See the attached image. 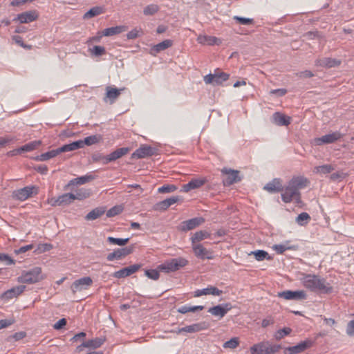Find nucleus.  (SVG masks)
Here are the masks:
<instances>
[{
  "label": "nucleus",
  "instance_id": "1",
  "mask_svg": "<svg viewBox=\"0 0 354 354\" xmlns=\"http://www.w3.org/2000/svg\"><path fill=\"white\" fill-rule=\"evenodd\" d=\"M309 180L304 176H295L289 180L281 194V199L288 203L295 201V203H301L300 189L306 187L309 185Z\"/></svg>",
  "mask_w": 354,
  "mask_h": 354
},
{
  "label": "nucleus",
  "instance_id": "2",
  "mask_svg": "<svg viewBox=\"0 0 354 354\" xmlns=\"http://www.w3.org/2000/svg\"><path fill=\"white\" fill-rule=\"evenodd\" d=\"M303 277L301 279L303 286L307 289L315 292L319 291L325 294H330L333 291V287L326 283L324 278H321L317 274H310L302 273Z\"/></svg>",
  "mask_w": 354,
  "mask_h": 354
},
{
  "label": "nucleus",
  "instance_id": "3",
  "mask_svg": "<svg viewBox=\"0 0 354 354\" xmlns=\"http://www.w3.org/2000/svg\"><path fill=\"white\" fill-rule=\"evenodd\" d=\"M46 278V275L42 272L40 267H35L29 270L24 271L18 281L23 283H36Z\"/></svg>",
  "mask_w": 354,
  "mask_h": 354
},
{
  "label": "nucleus",
  "instance_id": "4",
  "mask_svg": "<svg viewBox=\"0 0 354 354\" xmlns=\"http://www.w3.org/2000/svg\"><path fill=\"white\" fill-rule=\"evenodd\" d=\"M282 348L280 344L270 341H262L254 344L250 348L252 354H276Z\"/></svg>",
  "mask_w": 354,
  "mask_h": 354
},
{
  "label": "nucleus",
  "instance_id": "5",
  "mask_svg": "<svg viewBox=\"0 0 354 354\" xmlns=\"http://www.w3.org/2000/svg\"><path fill=\"white\" fill-rule=\"evenodd\" d=\"M223 183L225 186H230L241 180L240 171L230 168L224 167L221 169Z\"/></svg>",
  "mask_w": 354,
  "mask_h": 354
},
{
  "label": "nucleus",
  "instance_id": "6",
  "mask_svg": "<svg viewBox=\"0 0 354 354\" xmlns=\"http://www.w3.org/2000/svg\"><path fill=\"white\" fill-rule=\"evenodd\" d=\"M230 75L215 71L214 74L209 73L204 77V82L207 84H212L214 86L221 85L223 82L227 81L229 79Z\"/></svg>",
  "mask_w": 354,
  "mask_h": 354
},
{
  "label": "nucleus",
  "instance_id": "7",
  "mask_svg": "<svg viewBox=\"0 0 354 354\" xmlns=\"http://www.w3.org/2000/svg\"><path fill=\"white\" fill-rule=\"evenodd\" d=\"M38 194V187L36 186H27L15 190L13 197L17 200L24 201Z\"/></svg>",
  "mask_w": 354,
  "mask_h": 354
},
{
  "label": "nucleus",
  "instance_id": "8",
  "mask_svg": "<svg viewBox=\"0 0 354 354\" xmlns=\"http://www.w3.org/2000/svg\"><path fill=\"white\" fill-rule=\"evenodd\" d=\"M314 342L306 339L293 346L283 348V354H299L313 346Z\"/></svg>",
  "mask_w": 354,
  "mask_h": 354
},
{
  "label": "nucleus",
  "instance_id": "9",
  "mask_svg": "<svg viewBox=\"0 0 354 354\" xmlns=\"http://www.w3.org/2000/svg\"><path fill=\"white\" fill-rule=\"evenodd\" d=\"M93 284V280L90 277H84L75 280L71 285V290L75 293L81 292L84 290H87Z\"/></svg>",
  "mask_w": 354,
  "mask_h": 354
},
{
  "label": "nucleus",
  "instance_id": "10",
  "mask_svg": "<svg viewBox=\"0 0 354 354\" xmlns=\"http://www.w3.org/2000/svg\"><path fill=\"white\" fill-rule=\"evenodd\" d=\"M342 137V135L340 132L335 131L331 133L322 136V137L315 138L314 144L318 146L324 144H331L339 140Z\"/></svg>",
  "mask_w": 354,
  "mask_h": 354
},
{
  "label": "nucleus",
  "instance_id": "11",
  "mask_svg": "<svg viewBox=\"0 0 354 354\" xmlns=\"http://www.w3.org/2000/svg\"><path fill=\"white\" fill-rule=\"evenodd\" d=\"M277 296L286 300H304L306 299V294L304 290H285L278 292Z\"/></svg>",
  "mask_w": 354,
  "mask_h": 354
},
{
  "label": "nucleus",
  "instance_id": "12",
  "mask_svg": "<svg viewBox=\"0 0 354 354\" xmlns=\"http://www.w3.org/2000/svg\"><path fill=\"white\" fill-rule=\"evenodd\" d=\"M133 252V247H126L122 248H118L113 252L109 253L106 256V259L109 261L115 260H120Z\"/></svg>",
  "mask_w": 354,
  "mask_h": 354
},
{
  "label": "nucleus",
  "instance_id": "13",
  "mask_svg": "<svg viewBox=\"0 0 354 354\" xmlns=\"http://www.w3.org/2000/svg\"><path fill=\"white\" fill-rule=\"evenodd\" d=\"M232 308L230 303H224L208 309V313L216 317H223Z\"/></svg>",
  "mask_w": 354,
  "mask_h": 354
},
{
  "label": "nucleus",
  "instance_id": "14",
  "mask_svg": "<svg viewBox=\"0 0 354 354\" xmlns=\"http://www.w3.org/2000/svg\"><path fill=\"white\" fill-rule=\"evenodd\" d=\"M130 150L131 149L129 147L119 148V149L115 150L114 151H113L112 153H111L110 154H109L106 156H103L102 158L103 163L106 164L109 162L114 161V160L121 158L122 156L126 155L127 153H128L130 151Z\"/></svg>",
  "mask_w": 354,
  "mask_h": 354
},
{
  "label": "nucleus",
  "instance_id": "15",
  "mask_svg": "<svg viewBox=\"0 0 354 354\" xmlns=\"http://www.w3.org/2000/svg\"><path fill=\"white\" fill-rule=\"evenodd\" d=\"M204 222L205 219L202 217L193 218L182 222L180 224V230L185 232L192 230L202 225Z\"/></svg>",
  "mask_w": 354,
  "mask_h": 354
},
{
  "label": "nucleus",
  "instance_id": "16",
  "mask_svg": "<svg viewBox=\"0 0 354 354\" xmlns=\"http://www.w3.org/2000/svg\"><path fill=\"white\" fill-rule=\"evenodd\" d=\"M153 153L152 147L147 145H142L131 154V158H145L152 156Z\"/></svg>",
  "mask_w": 354,
  "mask_h": 354
},
{
  "label": "nucleus",
  "instance_id": "17",
  "mask_svg": "<svg viewBox=\"0 0 354 354\" xmlns=\"http://www.w3.org/2000/svg\"><path fill=\"white\" fill-rule=\"evenodd\" d=\"M315 64L317 66L330 68L339 66L341 64V61L331 57H322L317 59Z\"/></svg>",
  "mask_w": 354,
  "mask_h": 354
},
{
  "label": "nucleus",
  "instance_id": "18",
  "mask_svg": "<svg viewBox=\"0 0 354 354\" xmlns=\"http://www.w3.org/2000/svg\"><path fill=\"white\" fill-rule=\"evenodd\" d=\"M209 324L205 322H202L196 324H194L189 326H187L178 329V333L186 332L189 333H197L203 330L207 329Z\"/></svg>",
  "mask_w": 354,
  "mask_h": 354
},
{
  "label": "nucleus",
  "instance_id": "19",
  "mask_svg": "<svg viewBox=\"0 0 354 354\" xmlns=\"http://www.w3.org/2000/svg\"><path fill=\"white\" fill-rule=\"evenodd\" d=\"M140 268V265L135 264L130 266L127 268H124L118 271L115 272L113 274V277L115 278L120 279V278H124L126 277L130 276L133 274V273L136 272L139 268Z\"/></svg>",
  "mask_w": 354,
  "mask_h": 354
},
{
  "label": "nucleus",
  "instance_id": "20",
  "mask_svg": "<svg viewBox=\"0 0 354 354\" xmlns=\"http://www.w3.org/2000/svg\"><path fill=\"white\" fill-rule=\"evenodd\" d=\"M263 189L270 193H279L283 191V186L280 178H274L268 183Z\"/></svg>",
  "mask_w": 354,
  "mask_h": 354
},
{
  "label": "nucleus",
  "instance_id": "21",
  "mask_svg": "<svg viewBox=\"0 0 354 354\" xmlns=\"http://www.w3.org/2000/svg\"><path fill=\"white\" fill-rule=\"evenodd\" d=\"M192 249L194 254L199 259H212V252L207 250L201 244H194L192 245Z\"/></svg>",
  "mask_w": 354,
  "mask_h": 354
},
{
  "label": "nucleus",
  "instance_id": "22",
  "mask_svg": "<svg viewBox=\"0 0 354 354\" xmlns=\"http://www.w3.org/2000/svg\"><path fill=\"white\" fill-rule=\"evenodd\" d=\"M223 293V291L219 290L215 286H208L203 289H198L194 291V297H201L202 295H212L214 296H219Z\"/></svg>",
  "mask_w": 354,
  "mask_h": 354
},
{
  "label": "nucleus",
  "instance_id": "23",
  "mask_svg": "<svg viewBox=\"0 0 354 354\" xmlns=\"http://www.w3.org/2000/svg\"><path fill=\"white\" fill-rule=\"evenodd\" d=\"M39 15L36 10L22 12L17 15V20L21 24L30 23L37 19Z\"/></svg>",
  "mask_w": 354,
  "mask_h": 354
},
{
  "label": "nucleus",
  "instance_id": "24",
  "mask_svg": "<svg viewBox=\"0 0 354 354\" xmlns=\"http://www.w3.org/2000/svg\"><path fill=\"white\" fill-rule=\"evenodd\" d=\"M272 121L278 126H288L291 122V118L280 112H275L272 116Z\"/></svg>",
  "mask_w": 354,
  "mask_h": 354
},
{
  "label": "nucleus",
  "instance_id": "25",
  "mask_svg": "<svg viewBox=\"0 0 354 354\" xmlns=\"http://www.w3.org/2000/svg\"><path fill=\"white\" fill-rule=\"evenodd\" d=\"M103 343V339L100 338L90 339L88 341L84 342L80 346H78L76 348V351L77 353H81L83 351L84 347L90 348H97L100 347Z\"/></svg>",
  "mask_w": 354,
  "mask_h": 354
},
{
  "label": "nucleus",
  "instance_id": "26",
  "mask_svg": "<svg viewBox=\"0 0 354 354\" xmlns=\"http://www.w3.org/2000/svg\"><path fill=\"white\" fill-rule=\"evenodd\" d=\"M26 286H15L10 290L6 291L1 296L3 299L6 300L11 299L14 297H16L20 295L24 290Z\"/></svg>",
  "mask_w": 354,
  "mask_h": 354
},
{
  "label": "nucleus",
  "instance_id": "27",
  "mask_svg": "<svg viewBox=\"0 0 354 354\" xmlns=\"http://www.w3.org/2000/svg\"><path fill=\"white\" fill-rule=\"evenodd\" d=\"M122 90L123 89H118L112 86H107L106 88V97L104 98V101H109L111 104H113L119 97L120 91Z\"/></svg>",
  "mask_w": 354,
  "mask_h": 354
},
{
  "label": "nucleus",
  "instance_id": "28",
  "mask_svg": "<svg viewBox=\"0 0 354 354\" xmlns=\"http://www.w3.org/2000/svg\"><path fill=\"white\" fill-rule=\"evenodd\" d=\"M41 144V142L40 140H35V141L30 142L22 146L21 147H20L16 150L10 151V153L12 155H15V154L20 153L24 151H32L36 149L39 146H40Z\"/></svg>",
  "mask_w": 354,
  "mask_h": 354
},
{
  "label": "nucleus",
  "instance_id": "29",
  "mask_svg": "<svg viewBox=\"0 0 354 354\" xmlns=\"http://www.w3.org/2000/svg\"><path fill=\"white\" fill-rule=\"evenodd\" d=\"M158 270L162 272L169 273L177 270V260L175 259L166 261L158 266Z\"/></svg>",
  "mask_w": 354,
  "mask_h": 354
},
{
  "label": "nucleus",
  "instance_id": "30",
  "mask_svg": "<svg viewBox=\"0 0 354 354\" xmlns=\"http://www.w3.org/2000/svg\"><path fill=\"white\" fill-rule=\"evenodd\" d=\"M95 178V177L91 174H87L85 176H82L70 180L68 185L66 186V188L75 185H84L86 183L91 182Z\"/></svg>",
  "mask_w": 354,
  "mask_h": 354
},
{
  "label": "nucleus",
  "instance_id": "31",
  "mask_svg": "<svg viewBox=\"0 0 354 354\" xmlns=\"http://www.w3.org/2000/svg\"><path fill=\"white\" fill-rule=\"evenodd\" d=\"M205 180L203 179H192L188 183L183 185L181 191L184 192H188L192 189L201 187L205 184Z\"/></svg>",
  "mask_w": 354,
  "mask_h": 354
},
{
  "label": "nucleus",
  "instance_id": "32",
  "mask_svg": "<svg viewBox=\"0 0 354 354\" xmlns=\"http://www.w3.org/2000/svg\"><path fill=\"white\" fill-rule=\"evenodd\" d=\"M127 30L126 26H117L114 27L107 28L103 30L102 35L104 37H110L115 35H119Z\"/></svg>",
  "mask_w": 354,
  "mask_h": 354
},
{
  "label": "nucleus",
  "instance_id": "33",
  "mask_svg": "<svg viewBox=\"0 0 354 354\" xmlns=\"http://www.w3.org/2000/svg\"><path fill=\"white\" fill-rule=\"evenodd\" d=\"M83 147L82 140H77L72 143L65 145L58 148L59 153L62 152L71 151Z\"/></svg>",
  "mask_w": 354,
  "mask_h": 354
},
{
  "label": "nucleus",
  "instance_id": "34",
  "mask_svg": "<svg viewBox=\"0 0 354 354\" xmlns=\"http://www.w3.org/2000/svg\"><path fill=\"white\" fill-rule=\"evenodd\" d=\"M176 202H177V197L173 196L156 204L154 208L156 210H165Z\"/></svg>",
  "mask_w": 354,
  "mask_h": 354
},
{
  "label": "nucleus",
  "instance_id": "35",
  "mask_svg": "<svg viewBox=\"0 0 354 354\" xmlns=\"http://www.w3.org/2000/svg\"><path fill=\"white\" fill-rule=\"evenodd\" d=\"M210 236V234L205 230H201L194 233L191 237L192 243L199 244L198 243Z\"/></svg>",
  "mask_w": 354,
  "mask_h": 354
},
{
  "label": "nucleus",
  "instance_id": "36",
  "mask_svg": "<svg viewBox=\"0 0 354 354\" xmlns=\"http://www.w3.org/2000/svg\"><path fill=\"white\" fill-rule=\"evenodd\" d=\"M172 45V42L171 40L167 39L165 40L157 45H155L151 49V54L156 55L159 52L164 50L167 49V48L170 47Z\"/></svg>",
  "mask_w": 354,
  "mask_h": 354
},
{
  "label": "nucleus",
  "instance_id": "37",
  "mask_svg": "<svg viewBox=\"0 0 354 354\" xmlns=\"http://www.w3.org/2000/svg\"><path fill=\"white\" fill-rule=\"evenodd\" d=\"M91 192L88 189L81 188L75 190V194H73L74 201L78 200L82 201L86 198H88L91 196Z\"/></svg>",
  "mask_w": 354,
  "mask_h": 354
},
{
  "label": "nucleus",
  "instance_id": "38",
  "mask_svg": "<svg viewBox=\"0 0 354 354\" xmlns=\"http://www.w3.org/2000/svg\"><path fill=\"white\" fill-rule=\"evenodd\" d=\"M105 212V209L102 207H97L91 211L86 216V219L88 221L95 220L102 216Z\"/></svg>",
  "mask_w": 354,
  "mask_h": 354
},
{
  "label": "nucleus",
  "instance_id": "39",
  "mask_svg": "<svg viewBox=\"0 0 354 354\" xmlns=\"http://www.w3.org/2000/svg\"><path fill=\"white\" fill-rule=\"evenodd\" d=\"M104 12V9L101 7H93L87 11L83 16L84 19H88L97 16Z\"/></svg>",
  "mask_w": 354,
  "mask_h": 354
},
{
  "label": "nucleus",
  "instance_id": "40",
  "mask_svg": "<svg viewBox=\"0 0 354 354\" xmlns=\"http://www.w3.org/2000/svg\"><path fill=\"white\" fill-rule=\"evenodd\" d=\"M59 204L61 205H66L71 204L74 201V196L73 193H66L58 196Z\"/></svg>",
  "mask_w": 354,
  "mask_h": 354
},
{
  "label": "nucleus",
  "instance_id": "41",
  "mask_svg": "<svg viewBox=\"0 0 354 354\" xmlns=\"http://www.w3.org/2000/svg\"><path fill=\"white\" fill-rule=\"evenodd\" d=\"M250 254H253L257 261H263L266 259L271 260L272 259L266 251L261 250L253 251Z\"/></svg>",
  "mask_w": 354,
  "mask_h": 354
},
{
  "label": "nucleus",
  "instance_id": "42",
  "mask_svg": "<svg viewBox=\"0 0 354 354\" xmlns=\"http://www.w3.org/2000/svg\"><path fill=\"white\" fill-rule=\"evenodd\" d=\"M59 154V151L58 149H53V150L47 151L46 153H41L39 156L38 160L40 161H46V160H48L50 158H53L57 156Z\"/></svg>",
  "mask_w": 354,
  "mask_h": 354
},
{
  "label": "nucleus",
  "instance_id": "43",
  "mask_svg": "<svg viewBox=\"0 0 354 354\" xmlns=\"http://www.w3.org/2000/svg\"><path fill=\"white\" fill-rule=\"evenodd\" d=\"M335 168L331 165H323L317 166L314 169V171L322 174H330Z\"/></svg>",
  "mask_w": 354,
  "mask_h": 354
},
{
  "label": "nucleus",
  "instance_id": "44",
  "mask_svg": "<svg viewBox=\"0 0 354 354\" xmlns=\"http://www.w3.org/2000/svg\"><path fill=\"white\" fill-rule=\"evenodd\" d=\"M292 332V329L289 327H285L282 329H279L275 332L274 334V337L276 340H280L283 339L285 336H287L290 334Z\"/></svg>",
  "mask_w": 354,
  "mask_h": 354
},
{
  "label": "nucleus",
  "instance_id": "45",
  "mask_svg": "<svg viewBox=\"0 0 354 354\" xmlns=\"http://www.w3.org/2000/svg\"><path fill=\"white\" fill-rule=\"evenodd\" d=\"M89 53L91 55L95 57H100L106 53V49L102 46H95L92 48H89Z\"/></svg>",
  "mask_w": 354,
  "mask_h": 354
},
{
  "label": "nucleus",
  "instance_id": "46",
  "mask_svg": "<svg viewBox=\"0 0 354 354\" xmlns=\"http://www.w3.org/2000/svg\"><path fill=\"white\" fill-rule=\"evenodd\" d=\"M129 241V238L127 239H120V238H114L112 236H109L107 238V241L112 245H118L120 246L125 245Z\"/></svg>",
  "mask_w": 354,
  "mask_h": 354
},
{
  "label": "nucleus",
  "instance_id": "47",
  "mask_svg": "<svg viewBox=\"0 0 354 354\" xmlns=\"http://www.w3.org/2000/svg\"><path fill=\"white\" fill-rule=\"evenodd\" d=\"M100 140H101V136L99 135L88 136V137L85 138L84 140H82L83 146L84 145L90 146V145L98 143L100 141Z\"/></svg>",
  "mask_w": 354,
  "mask_h": 354
},
{
  "label": "nucleus",
  "instance_id": "48",
  "mask_svg": "<svg viewBox=\"0 0 354 354\" xmlns=\"http://www.w3.org/2000/svg\"><path fill=\"white\" fill-rule=\"evenodd\" d=\"M310 220V215L306 212H302L298 215L296 218V222L299 225H304L308 223V222Z\"/></svg>",
  "mask_w": 354,
  "mask_h": 354
},
{
  "label": "nucleus",
  "instance_id": "49",
  "mask_svg": "<svg viewBox=\"0 0 354 354\" xmlns=\"http://www.w3.org/2000/svg\"><path fill=\"white\" fill-rule=\"evenodd\" d=\"M204 308L203 306H183L178 308V313L185 314L188 312H196L198 310H202Z\"/></svg>",
  "mask_w": 354,
  "mask_h": 354
},
{
  "label": "nucleus",
  "instance_id": "50",
  "mask_svg": "<svg viewBox=\"0 0 354 354\" xmlns=\"http://www.w3.org/2000/svg\"><path fill=\"white\" fill-rule=\"evenodd\" d=\"M239 344V341L238 337H233L230 340L225 342L223 346L225 348H235Z\"/></svg>",
  "mask_w": 354,
  "mask_h": 354
},
{
  "label": "nucleus",
  "instance_id": "51",
  "mask_svg": "<svg viewBox=\"0 0 354 354\" xmlns=\"http://www.w3.org/2000/svg\"><path fill=\"white\" fill-rule=\"evenodd\" d=\"M142 35V29L140 28H135L127 33V37L128 39H136L137 37H140Z\"/></svg>",
  "mask_w": 354,
  "mask_h": 354
},
{
  "label": "nucleus",
  "instance_id": "52",
  "mask_svg": "<svg viewBox=\"0 0 354 354\" xmlns=\"http://www.w3.org/2000/svg\"><path fill=\"white\" fill-rule=\"evenodd\" d=\"M160 271L158 270V269H151V270H146L145 273V275L151 279L153 280H157L159 279L160 274L159 272Z\"/></svg>",
  "mask_w": 354,
  "mask_h": 354
},
{
  "label": "nucleus",
  "instance_id": "53",
  "mask_svg": "<svg viewBox=\"0 0 354 354\" xmlns=\"http://www.w3.org/2000/svg\"><path fill=\"white\" fill-rule=\"evenodd\" d=\"M233 19L242 25H249L254 24V19L251 18H245L239 16H234Z\"/></svg>",
  "mask_w": 354,
  "mask_h": 354
},
{
  "label": "nucleus",
  "instance_id": "54",
  "mask_svg": "<svg viewBox=\"0 0 354 354\" xmlns=\"http://www.w3.org/2000/svg\"><path fill=\"white\" fill-rule=\"evenodd\" d=\"M53 248V245L50 243H39L35 252L36 253H43L47 251L50 250Z\"/></svg>",
  "mask_w": 354,
  "mask_h": 354
},
{
  "label": "nucleus",
  "instance_id": "55",
  "mask_svg": "<svg viewBox=\"0 0 354 354\" xmlns=\"http://www.w3.org/2000/svg\"><path fill=\"white\" fill-rule=\"evenodd\" d=\"M158 10V6L155 4H151L144 8L143 13L145 15H153Z\"/></svg>",
  "mask_w": 354,
  "mask_h": 354
},
{
  "label": "nucleus",
  "instance_id": "56",
  "mask_svg": "<svg viewBox=\"0 0 354 354\" xmlns=\"http://www.w3.org/2000/svg\"><path fill=\"white\" fill-rule=\"evenodd\" d=\"M122 212V207L121 206H115L111 208L106 213L108 217H112L115 215L120 214Z\"/></svg>",
  "mask_w": 354,
  "mask_h": 354
},
{
  "label": "nucleus",
  "instance_id": "57",
  "mask_svg": "<svg viewBox=\"0 0 354 354\" xmlns=\"http://www.w3.org/2000/svg\"><path fill=\"white\" fill-rule=\"evenodd\" d=\"M176 190V186L174 185H163L158 188L159 193H169Z\"/></svg>",
  "mask_w": 354,
  "mask_h": 354
},
{
  "label": "nucleus",
  "instance_id": "58",
  "mask_svg": "<svg viewBox=\"0 0 354 354\" xmlns=\"http://www.w3.org/2000/svg\"><path fill=\"white\" fill-rule=\"evenodd\" d=\"M102 37H104L102 35V32H97L96 35L91 37L88 39V40L86 41V44L89 45L94 42H100Z\"/></svg>",
  "mask_w": 354,
  "mask_h": 354
},
{
  "label": "nucleus",
  "instance_id": "59",
  "mask_svg": "<svg viewBox=\"0 0 354 354\" xmlns=\"http://www.w3.org/2000/svg\"><path fill=\"white\" fill-rule=\"evenodd\" d=\"M272 248L278 254H283L286 250H290L292 248L291 247H287L283 244L274 245Z\"/></svg>",
  "mask_w": 354,
  "mask_h": 354
},
{
  "label": "nucleus",
  "instance_id": "60",
  "mask_svg": "<svg viewBox=\"0 0 354 354\" xmlns=\"http://www.w3.org/2000/svg\"><path fill=\"white\" fill-rule=\"evenodd\" d=\"M346 334L350 337L354 336V320L348 322L346 330Z\"/></svg>",
  "mask_w": 354,
  "mask_h": 354
},
{
  "label": "nucleus",
  "instance_id": "61",
  "mask_svg": "<svg viewBox=\"0 0 354 354\" xmlns=\"http://www.w3.org/2000/svg\"><path fill=\"white\" fill-rule=\"evenodd\" d=\"M0 261H5L7 265L15 264V261L8 254L0 253Z\"/></svg>",
  "mask_w": 354,
  "mask_h": 354
},
{
  "label": "nucleus",
  "instance_id": "62",
  "mask_svg": "<svg viewBox=\"0 0 354 354\" xmlns=\"http://www.w3.org/2000/svg\"><path fill=\"white\" fill-rule=\"evenodd\" d=\"M66 319L65 318L60 319L53 325V328L55 330H60L66 325Z\"/></svg>",
  "mask_w": 354,
  "mask_h": 354
},
{
  "label": "nucleus",
  "instance_id": "63",
  "mask_svg": "<svg viewBox=\"0 0 354 354\" xmlns=\"http://www.w3.org/2000/svg\"><path fill=\"white\" fill-rule=\"evenodd\" d=\"M271 95H277L278 96H283L287 93V90L286 88H277L273 89L270 91Z\"/></svg>",
  "mask_w": 354,
  "mask_h": 354
},
{
  "label": "nucleus",
  "instance_id": "64",
  "mask_svg": "<svg viewBox=\"0 0 354 354\" xmlns=\"http://www.w3.org/2000/svg\"><path fill=\"white\" fill-rule=\"evenodd\" d=\"M33 247L34 246L32 244L22 246V247L19 248L18 250H16L15 253L17 254L24 253L30 250H32L33 248Z\"/></svg>",
  "mask_w": 354,
  "mask_h": 354
}]
</instances>
